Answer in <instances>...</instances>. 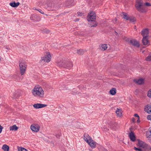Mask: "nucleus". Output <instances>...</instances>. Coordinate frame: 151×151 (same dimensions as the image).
<instances>
[{"label":"nucleus","instance_id":"c9c22d12","mask_svg":"<svg viewBox=\"0 0 151 151\" xmlns=\"http://www.w3.org/2000/svg\"><path fill=\"white\" fill-rule=\"evenodd\" d=\"M77 14L79 16H82L83 14L82 13L80 12H78Z\"/></svg>","mask_w":151,"mask_h":151},{"label":"nucleus","instance_id":"dca6fc26","mask_svg":"<svg viewBox=\"0 0 151 151\" xmlns=\"http://www.w3.org/2000/svg\"><path fill=\"white\" fill-rule=\"evenodd\" d=\"M145 110L148 114H151V105H147L145 108Z\"/></svg>","mask_w":151,"mask_h":151},{"label":"nucleus","instance_id":"a19ab883","mask_svg":"<svg viewBox=\"0 0 151 151\" xmlns=\"http://www.w3.org/2000/svg\"><path fill=\"white\" fill-rule=\"evenodd\" d=\"M79 20V19H77L76 20V21H78Z\"/></svg>","mask_w":151,"mask_h":151},{"label":"nucleus","instance_id":"2eb2a0df","mask_svg":"<svg viewBox=\"0 0 151 151\" xmlns=\"http://www.w3.org/2000/svg\"><path fill=\"white\" fill-rule=\"evenodd\" d=\"M148 33V30L147 29L143 30L141 32V34L143 37L145 36L147 37Z\"/></svg>","mask_w":151,"mask_h":151},{"label":"nucleus","instance_id":"37998d69","mask_svg":"<svg viewBox=\"0 0 151 151\" xmlns=\"http://www.w3.org/2000/svg\"><path fill=\"white\" fill-rule=\"evenodd\" d=\"M17 97V96H14V97Z\"/></svg>","mask_w":151,"mask_h":151},{"label":"nucleus","instance_id":"4468645a","mask_svg":"<svg viewBox=\"0 0 151 151\" xmlns=\"http://www.w3.org/2000/svg\"><path fill=\"white\" fill-rule=\"evenodd\" d=\"M142 42L144 45H148L149 44V42L147 39V37H146V36L143 37Z\"/></svg>","mask_w":151,"mask_h":151},{"label":"nucleus","instance_id":"393cba45","mask_svg":"<svg viewBox=\"0 0 151 151\" xmlns=\"http://www.w3.org/2000/svg\"><path fill=\"white\" fill-rule=\"evenodd\" d=\"M122 14L123 15V18L127 20H128L129 17L128 16V14L124 12H123Z\"/></svg>","mask_w":151,"mask_h":151},{"label":"nucleus","instance_id":"7ed1b4c3","mask_svg":"<svg viewBox=\"0 0 151 151\" xmlns=\"http://www.w3.org/2000/svg\"><path fill=\"white\" fill-rule=\"evenodd\" d=\"M87 20L88 22L91 21L94 23V25L91 24V27H95L97 25V23L95 22V19L96 18L95 14L93 12L90 13L87 16Z\"/></svg>","mask_w":151,"mask_h":151},{"label":"nucleus","instance_id":"20e7f679","mask_svg":"<svg viewBox=\"0 0 151 151\" xmlns=\"http://www.w3.org/2000/svg\"><path fill=\"white\" fill-rule=\"evenodd\" d=\"M26 63L24 61H19V67L20 74L22 75H23L25 72L27 68Z\"/></svg>","mask_w":151,"mask_h":151},{"label":"nucleus","instance_id":"bb28decb","mask_svg":"<svg viewBox=\"0 0 151 151\" xmlns=\"http://www.w3.org/2000/svg\"><path fill=\"white\" fill-rule=\"evenodd\" d=\"M77 52L79 55H82L84 53V51L83 50H77Z\"/></svg>","mask_w":151,"mask_h":151},{"label":"nucleus","instance_id":"f3484780","mask_svg":"<svg viewBox=\"0 0 151 151\" xmlns=\"http://www.w3.org/2000/svg\"><path fill=\"white\" fill-rule=\"evenodd\" d=\"M134 81L139 84H141L144 83V81L142 78H140L138 80L135 79Z\"/></svg>","mask_w":151,"mask_h":151},{"label":"nucleus","instance_id":"4c0bfd02","mask_svg":"<svg viewBox=\"0 0 151 151\" xmlns=\"http://www.w3.org/2000/svg\"><path fill=\"white\" fill-rule=\"evenodd\" d=\"M90 22H91L90 23V24L91 26V24H93V25H94V23L93 22H92L91 21H90Z\"/></svg>","mask_w":151,"mask_h":151},{"label":"nucleus","instance_id":"6e6552de","mask_svg":"<svg viewBox=\"0 0 151 151\" xmlns=\"http://www.w3.org/2000/svg\"><path fill=\"white\" fill-rule=\"evenodd\" d=\"M46 104H42L40 103L35 104L33 105L34 108L36 109H38L46 107Z\"/></svg>","mask_w":151,"mask_h":151},{"label":"nucleus","instance_id":"e433bc0d","mask_svg":"<svg viewBox=\"0 0 151 151\" xmlns=\"http://www.w3.org/2000/svg\"><path fill=\"white\" fill-rule=\"evenodd\" d=\"M134 116H136V117H137L138 118H139V115H138V114H134Z\"/></svg>","mask_w":151,"mask_h":151},{"label":"nucleus","instance_id":"aec40b11","mask_svg":"<svg viewBox=\"0 0 151 151\" xmlns=\"http://www.w3.org/2000/svg\"><path fill=\"white\" fill-rule=\"evenodd\" d=\"M20 4V3L19 2L15 3L14 2L10 3L9 4L12 7H17Z\"/></svg>","mask_w":151,"mask_h":151},{"label":"nucleus","instance_id":"f704fd0d","mask_svg":"<svg viewBox=\"0 0 151 151\" xmlns=\"http://www.w3.org/2000/svg\"><path fill=\"white\" fill-rule=\"evenodd\" d=\"M71 63L72 64V63L71 62H68V63H65V65L66 66H69V63Z\"/></svg>","mask_w":151,"mask_h":151},{"label":"nucleus","instance_id":"39448f33","mask_svg":"<svg viewBox=\"0 0 151 151\" xmlns=\"http://www.w3.org/2000/svg\"><path fill=\"white\" fill-rule=\"evenodd\" d=\"M65 62L61 61L60 62H59L57 63V65L60 67H63V68H66L68 69L70 68L73 65L71 63H69V66H66L65 65Z\"/></svg>","mask_w":151,"mask_h":151},{"label":"nucleus","instance_id":"f03ea898","mask_svg":"<svg viewBox=\"0 0 151 151\" xmlns=\"http://www.w3.org/2000/svg\"><path fill=\"white\" fill-rule=\"evenodd\" d=\"M145 6H151V5L148 2L144 3L142 0H137L135 6L138 11L141 12H145L146 9Z\"/></svg>","mask_w":151,"mask_h":151},{"label":"nucleus","instance_id":"423d86ee","mask_svg":"<svg viewBox=\"0 0 151 151\" xmlns=\"http://www.w3.org/2000/svg\"><path fill=\"white\" fill-rule=\"evenodd\" d=\"M51 55L49 52L46 53L45 56L41 58L42 60L46 62H50L51 60Z\"/></svg>","mask_w":151,"mask_h":151},{"label":"nucleus","instance_id":"58836bf2","mask_svg":"<svg viewBox=\"0 0 151 151\" xmlns=\"http://www.w3.org/2000/svg\"><path fill=\"white\" fill-rule=\"evenodd\" d=\"M132 120L133 122H134L135 120V118H133L132 119Z\"/></svg>","mask_w":151,"mask_h":151},{"label":"nucleus","instance_id":"2f4dec72","mask_svg":"<svg viewBox=\"0 0 151 151\" xmlns=\"http://www.w3.org/2000/svg\"><path fill=\"white\" fill-rule=\"evenodd\" d=\"M35 9L38 11L40 13L42 14H44V12L43 11H42L41 9Z\"/></svg>","mask_w":151,"mask_h":151},{"label":"nucleus","instance_id":"ea45409f","mask_svg":"<svg viewBox=\"0 0 151 151\" xmlns=\"http://www.w3.org/2000/svg\"><path fill=\"white\" fill-rule=\"evenodd\" d=\"M137 122L138 123L139 122V118H138V119L137 120Z\"/></svg>","mask_w":151,"mask_h":151},{"label":"nucleus","instance_id":"ddd939ff","mask_svg":"<svg viewBox=\"0 0 151 151\" xmlns=\"http://www.w3.org/2000/svg\"><path fill=\"white\" fill-rule=\"evenodd\" d=\"M89 145L92 148H94L95 147L96 143L94 142L92 139L88 143Z\"/></svg>","mask_w":151,"mask_h":151},{"label":"nucleus","instance_id":"9b49d317","mask_svg":"<svg viewBox=\"0 0 151 151\" xmlns=\"http://www.w3.org/2000/svg\"><path fill=\"white\" fill-rule=\"evenodd\" d=\"M130 43L134 46L139 47L140 46L139 43L135 40H132L130 41Z\"/></svg>","mask_w":151,"mask_h":151},{"label":"nucleus","instance_id":"5701e85b","mask_svg":"<svg viewBox=\"0 0 151 151\" xmlns=\"http://www.w3.org/2000/svg\"><path fill=\"white\" fill-rule=\"evenodd\" d=\"M107 48V45L106 44H103L101 45L100 49L104 51Z\"/></svg>","mask_w":151,"mask_h":151},{"label":"nucleus","instance_id":"72a5a7b5","mask_svg":"<svg viewBox=\"0 0 151 151\" xmlns=\"http://www.w3.org/2000/svg\"><path fill=\"white\" fill-rule=\"evenodd\" d=\"M147 118L148 120H151V115H148L147 117Z\"/></svg>","mask_w":151,"mask_h":151},{"label":"nucleus","instance_id":"c756f323","mask_svg":"<svg viewBox=\"0 0 151 151\" xmlns=\"http://www.w3.org/2000/svg\"><path fill=\"white\" fill-rule=\"evenodd\" d=\"M147 96L151 98V88L148 91Z\"/></svg>","mask_w":151,"mask_h":151},{"label":"nucleus","instance_id":"4be33fe9","mask_svg":"<svg viewBox=\"0 0 151 151\" xmlns=\"http://www.w3.org/2000/svg\"><path fill=\"white\" fill-rule=\"evenodd\" d=\"M2 149L4 151H9V147L8 146L6 145H4L2 146Z\"/></svg>","mask_w":151,"mask_h":151},{"label":"nucleus","instance_id":"a211bd4d","mask_svg":"<svg viewBox=\"0 0 151 151\" xmlns=\"http://www.w3.org/2000/svg\"><path fill=\"white\" fill-rule=\"evenodd\" d=\"M116 113L117 116H118L120 117L122 115V110L121 109L117 108L116 111Z\"/></svg>","mask_w":151,"mask_h":151},{"label":"nucleus","instance_id":"f257e3e1","mask_svg":"<svg viewBox=\"0 0 151 151\" xmlns=\"http://www.w3.org/2000/svg\"><path fill=\"white\" fill-rule=\"evenodd\" d=\"M32 95L35 97L42 98L45 93L42 88L39 85L35 86L32 91Z\"/></svg>","mask_w":151,"mask_h":151},{"label":"nucleus","instance_id":"7c9ffc66","mask_svg":"<svg viewBox=\"0 0 151 151\" xmlns=\"http://www.w3.org/2000/svg\"><path fill=\"white\" fill-rule=\"evenodd\" d=\"M18 151H27V150L23 147H19L18 148Z\"/></svg>","mask_w":151,"mask_h":151},{"label":"nucleus","instance_id":"c85d7f7f","mask_svg":"<svg viewBox=\"0 0 151 151\" xmlns=\"http://www.w3.org/2000/svg\"><path fill=\"white\" fill-rule=\"evenodd\" d=\"M146 60L148 61H151V53L146 58Z\"/></svg>","mask_w":151,"mask_h":151},{"label":"nucleus","instance_id":"f8f14e48","mask_svg":"<svg viewBox=\"0 0 151 151\" xmlns=\"http://www.w3.org/2000/svg\"><path fill=\"white\" fill-rule=\"evenodd\" d=\"M129 138L132 142H134L135 140V137L133 132H131L129 134Z\"/></svg>","mask_w":151,"mask_h":151},{"label":"nucleus","instance_id":"473e14b6","mask_svg":"<svg viewBox=\"0 0 151 151\" xmlns=\"http://www.w3.org/2000/svg\"><path fill=\"white\" fill-rule=\"evenodd\" d=\"M134 149L135 150H138L139 151H142V149L140 148H137V147H134Z\"/></svg>","mask_w":151,"mask_h":151},{"label":"nucleus","instance_id":"6ab92c4d","mask_svg":"<svg viewBox=\"0 0 151 151\" xmlns=\"http://www.w3.org/2000/svg\"><path fill=\"white\" fill-rule=\"evenodd\" d=\"M146 136L147 138H151V127L149 128L148 131L147 132Z\"/></svg>","mask_w":151,"mask_h":151},{"label":"nucleus","instance_id":"a878e982","mask_svg":"<svg viewBox=\"0 0 151 151\" xmlns=\"http://www.w3.org/2000/svg\"><path fill=\"white\" fill-rule=\"evenodd\" d=\"M116 92V88H113L110 91V94L112 95H114L115 94Z\"/></svg>","mask_w":151,"mask_h":151},{"label":"nucleus","instance_id":"1a4fd4ad","mask_svg":"<svg viewBox=\"0 0 151 151\" xmlns=\"http://www.w3.org/2000/svg\"><path fill=\"white\" fill-rule=\"evenodd\" d=\"M30 19L31 20L35 22H38L40 20V17L34 14L31 15Z\"/></svg>","mask_w":151,"mask_h":151},{"label":"nucleus","instance_id":"b1692460","mask_svg":"<svg viewBox=\"0 0 151 151\" xmlns=\"http://www.w3.org/2000/svg\"><path fill=\"white\" fill-rule=\"evenodd\" d=\"M18 128L16 125H14L10 127V130L16 131L18 129Z\"/></svg>","mask_w":151,"mask_h":151},{"label":"nucleus","instance_id":"cd10ccee","mask_svg":"<svg viewBox=\"0 0 151 151\" xmlns=\"http://www.w3.org/2000/svg\"><path fill=\"white\" fill-rule=\"evenodd\" d=\"M129 20L130 22H134L136 21L135 18L133 17H129Z\"/></svg>","mask_w":151,"mask_h":151},{"label":"nucleus","instance_id":"412c9836","mask_svg":"<svg viewBox=\"0 0 151 151\" xmlns=\"http://www.w3.org/2000/svg\"><path fill=\"white\" fill-rule=\"evenodd\" d=\"M138 143L137 145L140 147L144 148V143L142 141L140 140H138Z\"/></svg>","mask_w":151,"mask_h":151},{"label":"nucleus","instance_id":"9d476101","mask_svg":"<svg viewBox=\"0 0 151 151\" xmlns=\"http://www.w3.org/2000/svg\"><path fill=\"white\" fill-rule=\"evenodd\" d=\"M92 138L87 134H85L84 135V139L87 143L92 140Z\"/></svg>","mask_w":151,"mask_h":151},{"label":"nucleus","instance_id":"79ce46f5","mask_svg":"<svg viewBox=\"0 0 151 151\" xmlns=\"http://www.w3.org/2000/svg\"><path fill=\"white\" fill-rule=\"evenodd\" d=\"M60 137V135H58V136H56V137Z\"/></svg>","mask_w":151,"mask_h":151},{"label":"nucleus","instance_id":"0eeeda50","mask_svg":"<svg viewBox=\"0 0 151 151\" xmlns=\"http://www.w3.org/2000/svg\"><path fill=\"white\" fill-rule=\"evenodd\" d=\"M31 130L35 132H38L40 129V126L38 124L32 125L30 127Z\"/></svg>","mask_w":151,"mask_h":151}]
</instances>
